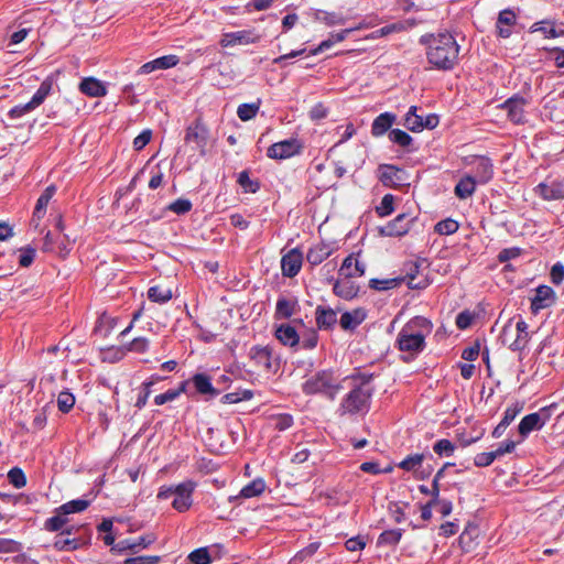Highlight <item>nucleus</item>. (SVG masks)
I'll use <instances>...</instances> for the list:
<instances>
[{
    "label": "nucleus",
    "instance_id": "1",
    "mask_svg": "<svg viewBox=\"0 0 564 564\" xmlns=\"http://www.w3.org/2000/svg\"><path fill=\"white\" fill-rule=\"evenodd\" d=\"M420 42L426 45V58L432 67L440 70H449L457 64L459 45L452 34L423 35Z\"/></svg>",
    "mask_w": 564,
    "mask_h": 564
},
{
    "label": "nucleus",
    "instance_id": "2",
    "mask_svg": "<svg viewBox=\"0 0 564 564\" xmlns=\"http://www.w3.org/2000/svg\"><path fill=\"white\" fill-rule=\"evenodd\" d=\"M371 379L372 375L360 372L344 379V382L348 381L350 383L351 389L340 403L343 414H358L369 411L373 393V389L370 386Z\"/></svg>",
    "mask_w": 564,
    "mask_h": 564
},
{
    "label": "nucleus",
    "instance_id": "3",
    "mask_svg": "<svg viewBox=\"0 0 564 564\" xmlns=\"http://www.w3.org/2000/svg\"><path fill=\"white\" fill-rule=\"evenodd\" d=\"M433 324L423 316L411 318L400 330L397 338L399 350L415 356L424 350L425 338L432 333Z\"/></svg>",
    "mask_w": 564,
    "mask_h": 564
},
{
    "label": "nucleus",
    "instance_id": "4",
    "mask_svg": "<svg viewBox=\"0 0 564 564\" xmlns=\"http://www.w3.org/2000/svg\"><path fill=\"white\" fill-rule=\"evenodd\" d=\"M343 389V386L332 370H321L307 378L302 384V390L305 394L322 393L334 399L336 394Z\"/></svg>",
    "mask_w": 564,
    "mask_h": 564
},
{
    "label": "nucleus",
    "instance_id": "5",
    "mask_svg": "<svg viewBox=\"0 0 564 564\" xmlns=\"http://www.w3.org/2000/svg\"><path fill=\"white\" fill-rule=\"evenodd\" d=\"M184 143L193 152L198 153L199 156H205L208 149L213 147L214 139L210 130L200 117H197L186 127Z\"/></svg>",
    "mask_w": 564,
    "mask_h": 564
},
{
    "label": "nucleus",
    "instance_id": "6",
    "mask_svg": "<svg viewBox=\"0 0 564 564\" xmlns=\"http://www.w3.org/2000/svg\"><path fill=\"white\" fill-rule=\"evenodd\" d=\"M248 356L253 365L265 373L276 372L279 362L273 357V350L270 346L256 345L249 349Z\"/></svg>",
    "mask_w": 564,
    "mask_h": 564
},
{
    "label": "nucleus",
    "instance_id": "7",
    "mask_svg": "<svg viewBox=\"0 0 564 564\" xmlns=\"http://www.w3.org/2000/svg\"><path fill=\"white\" fill-rule=\"evenodd\" d=\"M556 406V403H552L549 406L540 409L538 412L525 415L518 426L520 435L525 437L532 431L542 429L544 424L550 420L552 412Z\"/></svg>",
    "mask_w": 564,
    "mask_h": 564
},
{
    "label": "nucleus",
    "instance_id": "8",
    "mask_svg": "<svg viewBox=\"0 0 564 564\" xmlns=\"http://www.w3.org/2000/svg\"><path fill=\"white\" fill-rule=\"evenodd\" d=\"M52 89V84L47 80L43 82L36 93L33 95L32 99L23 105H18L13 107L9 111V117L12 119L21 118L22 116L29 113L30 111L37 108L48 96L50 91Z\"/></svg>",
    "mask_w": 564,
    "mask_h": 564
},
{
    "label": "nucleus",
    "instance_id": "9",
    "mask_svg": "<svg viewBox=\"0 0 564 564\" xmlns=\"http://www.w3.org/2000/svg\"><path fill=\"white\" fill-rule=\"evenodd\" d=\"M261 40V35L254 30H241L224 33L219 42L221 47H231L236 45L256 44Z\"/></svg>",
    "mask_w": 564,
    "mask_h": 564
},
{
    "label": "nucleus",
    "instance_id": "10",
    "mask_svg": "<svg viewBox=\"0 0 564 564\" xmlns=\"http://www.w3.org/2000/svg\"><path fill=\"white\" fill-rule=\"evenodd\" d=\"M194 489L195 482L189 480L175 486L176 491L174 494L172 506L176 511L185 512L192 507V495Z\"/></svg>",
    "mask_w": 564,
    "mask_h": 564
},
{
    "label": "nucleus",
    "instance_id": "11",
    "mask_svg": "<svg viewBox=\"0 0 564 564\" xmlns=\"http://www.w3.org/2000/svg\"><path fill=\"white\" fill-rule=\"evenodd\" d=\"M301 145L300 143L294 140H284L281 142L273 143L269 147L267 151V155L270 159H288L293 156L294 154H297L300 152Z\"/></svg>",
    "mask_w": 564,
    "mask_h": 564
},
{
    "label": "nucleus",
    "instance_id": "12",
    "mask_svg": "<svg viewBox=\"0 0 564 564\" xmlns=\"http://www.w3.org/2000/svg\"><path fill=\"white\" fill-rule=\"evenodd\" d=\"M413 218L406 214L398 215L393 220L380 228V234L387 237H399L405 235L410 228Z\"/></svg>",
    "mask_w": 564,
    "mask_h": 564
},
{
    "label": "nucleus",
    "instance_id": "13",
    "mask_svg": "<svg viewBox=\"0 0 564 564\" xmlns=\"http://www.w3.org/2000/svg\"><path fill=\"white\" fill-rule=\"evenodd\" d=\"M467 164L474 166L475 180L478 183L485 184L492 177V163L486 156H471L467 159Z\"/></svg>",
    "mask_w": 564,
    "mask_h": 564
},
{
    "label": "nucleus",
    "instance_id": "14",
    "mask_svg": "<svg viewBox=\"0 0 564 564\" xmlns=\"http://www.w3.org/2000/svg\"><path fill=\"white\" fill-rule=\"evenodd\" d=\"M555 302V293L547 285H540L535 290V295L531 300V311L536 314L541 310L552 306Z\"/></svg>",
    "mask_w": 564,
    "mask_h": 564
},
{
    "label": "nucleus",
    "instance_id": "15",
    "mask_svg": "<svg viewBox=\"0 0 564 564\" xmlns=\"http://www.w3.org/2000/svg\"><path fill=\"white\" fill-rule=\"evenodd\" d=\"M303 256L297 249L290 250L281 259V269L284 276H295L302 267Z\"/></svg>",
    "mask_w": 564,
    "mask_h": 564
},
{
    "label": "nucleus",
    "instance_id": "16",
    "mask_svg": "<svg viewBox=\"0 0 564 564\" xmlns=\"http://www.w3.org/2000/svg\"><path fill=\"white\" fill-rule=\"evenodd\" d=\"M379 173V180L384 186L397 187L404 181V171L393 165H381Z\"/></svg>",
    "mask_w": 564,
    "mask_h": 564
},
{
    "label": "nucleus",
    "instance_id": "17",
    "mask_svg": "<svg viewBox=\"0 0 564 564\" xmlns=\"http://www.w3.org/2000/svg\"><path fill=\"white\" fill-rule=\"evenodd\" d=\"M524 106L525 99L522 97H512L509 98L502 105V108L506 109L508 118L513 123H523L524 122Z\"/></svg>",
    "mask_w": 564,
    "mask_h": 564
},
{
    "label": "nucleus",
    "instance_id": "18",
    "mask_svg": "<svg viewBox=\"0 0 564 564\" xmlns=\"http://www.w3.org/2000/svg\"><path fill=\"white\" fill-rule=\"evenodd\" d=\"M366 271V265L360 262L355 254H349L343 261L341 267L339 268V275L345 279H352L362 276Z\"/></svg>",
    "mask_w": 564,
    "mask_h": 564
},
{
    "label": "nucleus",
    "instance_id": "19",
    "mask_svg": "<svg viewBox=\"0 0 564 564\" xmlns=\"http://www.w3.org/2000/svg\"><path fill=\"white\" fill-rule=\"evenodd\" d=\"M274 336L282 345L291 348L299 346L301 339V336L291 324L276 326Z\"/></svg>",
    "mask_w": 564,
    "mask_h": 564
},
{
    "label": "nucleus",
    "instance_id": "20",
    "mask_svg": "<svg viewBox=\"0 0 564 564\" xmlns=\"http://www.w3.org/2000/svg\"><path fill=\"white\" fill-rule=\"evenodd\" d=\"M80 93L88 97H104L107 95L106 85L95 77H85L78 86Z\"/></svg>",
    "mask_w": 564,
    "mask_h": 564
},
{
    "label": "nucleus",
    "instance_id": "21",
    "mask_svg": "<svg viewBox=\"0 0 564 564\" xmlns=\"http://www.w3.org/2000/svg\"><path fill=\"white\" fill-rule=\"evenodd\" d=\"M516 13L511 9L500 11L496 23L498 36L502 39L509 37L512 33L510 26L516 23Z\"/></svg>",
    "mask_w": 564,
    "mask_h": 564
},
{
    "label": "nucleus",
    "instance_id": "22",
    "mask_svg": "<svg viewBox=\"0 0 564 564\" xmlns=\"http://www.w3.org/2000/svg\"><path fill=\"white\" fill-rule=\"evenodd\" d=\"M397 120V116L392 112H383L379 115L371 124V134L376 138L387 133Z\"/></svg>",
    "mask_w": 564,
    "mask_h": 564
},
{
    "label": "nucleus",
    "instance_id": "23",
    "mask_svg": "<svg viewBox=\"0 0 564 564\" xmlns=\"http://www.w3.org/2000/svg\"><path fill=\"white\" fill-rule=\"evenodd\" d=\"M367 314L365 310L357 308L352 312H345L340 316V327L345 330H351L355 329L357 326H359L366 318Z\"/></svg>",
    "mask_w": 564,
    "mask_h": 564
},
{
    "label": "nucleus",
    "instance_id": "24",
    "mask_svg": "<svg viewBox=\"0 0 564 564\" xmlns=\"http://www.w3.org/2000/svg\"><path fill=\"white\" fill-rule=\"evenodd\" d=\"M333 291L337 296L350 300L357 295L359 288L350 279L343 278L334 283Z\"/></svg>",
    "mask_w": 564,
    "mask_h": 564
},
{
    "label": "nucleus",
    "instance_id": "25",
    "mask_svg": "<svg viewBox=\"0 0 564 564\" xmlns=\"http://www.w3.org/2000/svg\"><path fill=\"white\" fill-rule=\"evenodd\" d=\"M538 193L544 199H562L564 198V185L557 182L550 184L541 183L538 186Z\"/></svg>",
    "mask_w": 564,
    "mask_h": 564
},
{
    "label": "nucleus",
    "instance_id": "26",
    "mask_svg": "<svg viewBox=\"0 0 564 564\" xmlns=\"http://www.w3.org/2000/svg\"><path fill=\"white\" fill-rule=\"evenodd\" d=\"M355 29L351 28V29L343 30V31L337 32V33H332L329 35V37L324 40L323 42H321V44L317 47L311 50L308 55L315 56V55H317V54H319V53L330 48L334 44L343 42L347 37V35L350 32H352Z\"/></svg>",
    "mask_w": 564,
    "mask_h": 564
},
{
    "label": "nucleus",
    "instance_id": "27",
    "mask_svg": "<svg viewBox=\"0 0 564 564\" xmlns=\"http://www.w3.org/2000/svg\"><path fill=\"white\" fill-rule=\"evenodd\" d=\"M516 339L509 345V347L513 351H519L525 348L530 339L528 324L520 318L516 324Z\"/></svg>",
    "mask_w": 564,
    "mask_h": 564
},
{
    "label": "nucleus",
    "instance_id": "28",
    "mask_svg": "<svg viewBox=\"0 0 564 564\" xmlns=\"http://www.w3.org/2000/svg\"><path fill=\"white\" fill-rule=\"evenodd\" d=\"M316 324L319 328H330L337 322V314L332 308L317 306L316 308Z\"/></svg>",
    "mask_w": 564,
    "mask_h": 564
},
{
    "label": "nucleus",
    "instance_id": "29",
    "mask_svg": "<svg viewBox=\"0 0 564 564\" xmlns=\"http://www.w3.org/2000/svg\"><path fill=\"white\" fill-rule=\"evenodd\" d=\"M192 382L196 391L200 394H209L212 397L218 394V390L213 387L210 378L205 373H196L193 376Z\"/></svg>",
    "mask_w": 564,
    "mask_h": 564
},
{
    "label": "nucleus",
    "instance_id": "30",
    "mask_svg": "<svg viewBox=\"0 0 564 564\" xmlns=\"http://www.w3.org/2000/svg\"><path fill=\"white\" fill-rule=\"evenodd\" d=\"M265 490V482L263 479L261 478H257L254 480H252L251 482H249L248 485H246L241 490H240V494L239 496H236V497H230L229 500H235L239 497L241 498H253V497H258L260 496L263 491Z\"/></svg>",
    "mask_w": 564,
    "mask_h": 564
},
{
    "label": "nucleus",
    "instance_id": "31",
    "mask_svg": "<svg viewBox=\"0 0 564 564\" xmlns=\"http://www.w3.org/2000/svg\"><path fill=\"white\" fill-rule=\"evenodd\" d=\"M55 192L56 187L54 185H50L45 188V191L41 194L36 202L33 213V219H41L45 215L46 207Z\"/></svg>",
    "mask_w": 564,
    "mask_h": 564
},
{
    "label": "nucleus",
    "instance_id": "32",
    "mask_svg": "<svg viewBox=\"0 0 564 564\" xmlns=\"http://www.w3.org/2000/svg\"><path fill=\"white\" fill-rule=\"evenodd\" d=\"M476 182L475 177L470 175L462 177L455 186V195L460 199L470 197L476 189Z\"/></svg>",
    "mask_w": 564,
    "mask_h": 564
},
{
    "label": "nucleus",
    "instance_id": "33",
    "mask_svg": "<svg viewBox=\"0 0 564 564\" xmlns=\"http://www.w3.org/2000/svg\"><path fill=\"white\" fill-rule=\"evenodd\" d=\"M173 297V292L170 288L162 285H153L148 290V299L155 303H166Z\"/></svg>",
    "mask_w": 564,
    "mask_h": 564
},
{
    "label": "nucleus",
    "instance_id": "34",
    "mask_svg": "<svg viewBox=\"0 0 564 564\" xmlns=\"http://www.w3.org/2000/svg\"><path fill=\"white\" fill-rule=\"evenodd\" d=\"M297 302L292 299L280 297L276 302L275 316L279 318H289L295 313Z\"/></svg>",
    "mask_w": 564,
    "mask_h": 564
},
{
    "label": "nucleus",
    "instance_id": "35",
    "mask_svg": "<svg viewBox=\"0 0 564 564\" xmlns=\"http://www.w3.org/2000/svg\"><path fill=\"white\" fill-rule=\"evenodd\" d=\"M329 254L330 251L327 246L317 245L308 250L306 259L312 265H317L328 258Z\"/></svg>",
    "mask_w": 564,
    "mask_h": 564
},
{
    "label": "nucleus",
    "instance_id": "36",
    "mask_svg": "<svg viewBox=\"0 0 564 564\" xmlns=\"http://www.w3.org/2000/svg\"><path fill=\"white\" fill-rule=\"evenodd\" d=\"M68 522L67 516L55 510V516L46 519L44 522V529L51 532H57L64 529Z\"/></svg>",
    "mask_w": 564,
    "mask_h": 564
},
{
    "label": "nucleus",
    "instance_id": "37",
    "mask_svg": "<svg viewBox=\"0 0 564 564\" xmlns=\"http://www.w3.org/2000/svg\"><path fill=\"white\" fill-rule=\"evenodd\" d=\"M404 126L413 132L421 131L424 128L423 118L416 115L415 106L410 107L404 119Z\"/></svg>",
    "mask_w": 564,
    "mask_h": 564
},
{
    "label": "nucleus",
    "instance_id": "38",
    "mask_svg": "<svg viewBox=\"0 0 564 564\" xmlns=\"http://www.w3.org/2000/svg\"><path fill=\"white\" fill-rule=\"evenodd\" d=\"M89 506V501L85 499H76L68 501L57 508L58 512L64 513L66 516L70 513H77L86 510Z\"/></svg>",
    "mask_w": 564,
    "mask_h": 564
},
{
    "label": "nucleus",
    "instance_id": "39",
    "mask_svg": "<svg viewBox=\"0 0 564 564\" xmlns=\"http://www.w3.org/2000/svg\"><path fill=\"white\" fill-rule=\"evenodd\" d=\"M186 382H182L178 389H170L164 393L158 394L154 398V403L156 405H163L167 402H172L177 399L186 389Z\"/></svg>",
    "mask_w": 564,
    "mask_h": 564
},
{
    "label": "nucleus",
    "instance_id": "40",
    "mask_svg": "<svg viewBox=\"0 0 564 564\" xmlns=\"http://www.w3.org/2000/svg\"><path fill=\"white\" fill-rule=\"evenodd\" d=\"M83 543L78 539L65 538L58 534L54 541V547L58 551H74L77 550Z\"/></svg>",
    "mask_w": 564,
    "mask_h": 564
},
{
    "label": "nucleus",
    "instance_id": "41",
    "mask_svg": "<svg viewBox=\"0 0 564 564\" xmlns=\"http://www.w3.org/2000/svg\"><path fill=\"white\" fill-rule=\"evenodd\" d=\"M401 538H402L401 529L387 530V531H383L379 535L378 544L379 545H395L400 542Z\"/></svg>",
    "mask_w": 564,
    "mask_h": 564
},
{
    "label": "nucleus",
    "instance_id": "42",
    "mask_svg": "<svg viewBox=\"0 0 564 564\" xmlns=\"http://www.w3.org/2000/svg\"><path fill=\"white\" fill-rule=\"evenodd\" d=\"M260 107V101L252 104H242L237 109V116L242 121H248L256 117Z\"/></svg>",
    "mask_w": 564,
    "mask_h": 564
},
{
    "label": "nucleus",
    "instance_id": "43",
    "mask_svg": "<svg viewBox=\"0 0 564 564\" xmlns=\"http://www.w3.org/2000/svg\"><path fill=\"white\" fill-rule=\"evenodd\" d=\"M75 404V397L69 391H62L57 397V408L63 413H68Z\"/></svg>",
    "mask_w": 564,
    "mask_h": 564
},
{
    "label": "nucleus",
    "instance_id": "44",
    "mask_svg": "<svg viewBox=\"0 0 564 564\" xmlns=\"http://www.w3.org/2000/svg\"><path fill=\"white\" fill-rule=\"evenodd\" d=\"M424 459L423 454H414L405 457L400 464L399 467L406 471H414L419 468Z\"/></svg>",
    "mask_w": 564,
    "mask_h": 564
},
{
    "label": "nucleus",
    "instance_id": "45",
    "mask_svg": "<svg viewBox=\"0 0 564 564\" xmlns=\"http://www.w3.org/2000/svg\"><path fill=\"white\" fill-rule=\"evenodd\" d=\"M389 140L392 142V143H395L400 147H408L411 144L412 142V138L410 134H408L405 131L403 130H400V129H392L390 132H389Z\"/></svg>",
    "mask_w": 564,
    "mask_h": 564
},
{
    "label": "nucleus",
    "instance_id": "46",
    "mask_svg": "<svg viewBox=\"0 0 564 564\" xmlns=\"http://www.w3.org/2000/svg\"><path fill=\"white\" fill-rule=\"evenodd\" d=\"M433 451L438 456L449 457L454 454L455 445L449 440L442 438L434 444Z\"/></svg>",
    "mask_w": 564,
    "mask_h": 564
},
{
    "label": "nucleus",
    "instance_id": "47",
    "mask_svg": "<svg viewBox=\"0 0 564 564\" xmlns=\"http://www.w3.org/2000/svg\"><path fill=\"white\" fill-rule=\"evenodd\" d=\"M458 230V223L447 218L435 225V231L440 235H452Z\"/></svg>",
    "mask_w": 564,
    "mask_h": 564
},
{
    "label": "nucleus",
    "instance_id": "48",
    "mask_svg": "<svg viewBox=\"0 0 564 564\" xmlns=\"http://www.w3.org/2000/svg\"><path fill=\"white\" fill-rule=\"evenodd\" d=\"M319 546H321L319 542H313V543L308 544L306 547H304L303 550L299 551L295 554V556L292 558V561L295 564L303 562L307 557H311L312 555H314L317 552V550L319 549Z\"/></svg>",
    "mask_w": 564,
    "mask_h": 564
},
{
    "label": "nucleus",
    "instance_id": "49",
    "mask_svg": "<svg viewBox=\"0 0 564 564\" xmlns=\"http://www.w3.org/2000/svg\"><path fill=\"white\" fill-rule=\"evenodd\" d=\"M167 209L177 215H184L192 209V203L188 199L178 198L175 202L171 203Z\"/></svg>",
    "mask_w": 564,
    "mask_h": 564
},
{
    "label": "nucleus",
    "instance_id": "50",
    "mask_svg": "<svg viewBox=\"0 0 564 564\" xmlns=\"http://www.w3.org/2000/svg\"><path fill=\"white\" fill-rule=\"evenodd\" d=\"M8 479L10 484H12L15 488H22L26 484V478L22 469L20 468H12L8 473Z\"/></svg>",
    "mask_w": 564,
    "mask_h": 564
},
{
    "label": "nucleus",
    "instance_id": "51",
    "mask_svg": "<svg viewBox=\"0 0 564 564\" xmlns=\"http://www.w3.org/2000/svg\"><path fill=\"white\" fill-rule=\"evenodd\" d=\"M155 64L156 70L160 69H169L174 67L178 63V57L176 55H165L159 58L153 59Z\"/></svg>",
    "mask_w": 564,
    "mask_h": 564
},
{
    "label": "nucleus",
    "instance_id": "52",
    "mask_svg": "<svg viewBox=\"0 0 564 564\" xmlns=\"http://www.w3.org/2000/svg\"><path fill=\"white\" fill-rule=\"evenodd\" d=\"M238 183L246 192L249 193H256L259 189V184L252 181L246 171L239 174Z\"/></svg>",
    "mask_w": 564,
    "mask_h": 564
},
{
    "label": "nucleus",
    "instance_id": "53",
    "mask_svg": "<svg viewBox=\"0 0 564 564\" xmlns=\"http://www.w3.org/2000/svg\"><path fill=\"white\" fill-rule=\"evenodd\" d=\"M393 196L387 194L382 197L380 205L376 208L379 216H388L393 212Z\"/></svg>",
    "mask_w": 564,
    "mask_h": 564
},
{
    "label": "nucleus",
    "instance_id": "54",
    "mask_svg": "<svg viewBox=\"0 0 564 564\" xmlns=\"http://www.w3.org/2000/svg\"><path fill=\"white\" fill-rule=\"evenodd\" d=\"M19 253L20 265L24 268L30 267L35 257V249L31 247H24L19 249Z\"/></svg>",
    "mask_w": 564,
    "mask_h": 564
},
{
    "label": "nucleus",
    "instance_id": "55",
    "mask_svg": "<svg viewBox=\"0 0 564 564\" xmlns=\"http://www.w3.org/2000/svg\"><path fill=\"white\" fill-rule=\"evenodd\" d=\"M398 284H399L398 279H388V280L372 279V280H370L369 285L373 290L384 291V290L392 289V288L397 286Z\"/></svg>",
    "mask_w": 564,
    "mask_h": 564
},
{
    "label": "nucleus",
    "instance_id": "56",
    "mask_svg": "<svg viewBox=\"0 0 564 564\" xmlns=\"http://www.w3.org/2000/svg\"><path fill=\"white\" fill-rule=\"evenodd\" d=\"M189 560L194 564H209L210 555L207 549H197L189 554Z\"/></svg>",
    "mask_w": 564,
    "mask_h": 564
},
{
    "label": "nucleus",
    "instance_id": "57",
    "mask_svg": "<svg viewBox=\"0 0 564 564\" xmlns=\"http://www.w3.org/2000/svg\"><path fill=\"white\" fill-rule=\"evenodd\" d=\"M522 253V249L519 247H511L502 249L498 254L499 262L503 263L511 259L518 258Z\"/></svg>",
    "mask_w": 564,
    "mask_h": 564
},
{
    "label": "nucleus",
    "instance_id": "58",
    "mask_svg": "<svg viewBox=\"0 0 564 564\" xmlns=\"http://www.w3.org/2000/svg\"><path fill=\"white\" fill-rule=\"evenodd\" d=\"M160 562V557L156 555H142L135 557H128L123 561V564H156Z\"/></svg>",
    "mask_w": 564,
    "mask_h": 564
},
{
    "label": "nucleus",
    "instance_id": "59",
    "mask_svg": "<svg viewBox=\"0 0 564 564\" xmlns=\"http://www.w3.org/2000/svg\"><path fill=\"white\" fill-rule=\"evenodd\" d=\"M497 458L495 451L487 453H479L475 456L474 463L478 467L489 466Z\"/></svg>",
    "mask_w": 564,
    "mask_h": 564
},
{
    "label": "nucleus",
    "instance_id": "60",
    "mask_svg": "<svg viewBox=\"0 0 564 564\" xmlns=\"http://www.w3.org/2000/svg\"><path fill=\"white\" fill-rule=\"evenodd\" d=\"M152 384H153V381H147L143 383V388L140 391L138 399L135 401V406L138 409H142L147 404L148 399L151 394V386Z\"/></svg>",
    "mask_w": 564,
    "mask_h": 564
},
{
    "label": "nucleus",
    "instance_id": "61",
    "mask_svg": "<svg viewBox=\"0 0 564 564\" xmlns=\"http://www.w3.org/2000/svg\"><path fill=\"white\" fill-rule=\"evenodd\" d=\"M152 138V131L147 129L143 130L139 135H137L133 140V147L137 151L142 150Z\"/></svg>",
    "mask_w": 564,
    "mask_h": 564
},
{
    "label": "nucleus",
    "instance_id": "62",
    "mask_svg": "<svg viewBox=\"0 0 564 564\" xmlns=\"http://www.w3.org/2000/svg\"><path fill=\"white\" fill-rule=\"evenodd\" d=\"M345 546L350 552L361 551L366 546L365 538L358 535L346 541Z\"/></svg>",
    "mask_w": 564,
    "mask_h": 564
},
{
    "label": "nucleus",
    "instance_id": "63",
    "mask_svg": "<svg viewBox=\"0 0 564 564\" xmlns=\"http://www.w3.org/2000/svg\"><path fill=\"white\" fill-rule=\"evenodd\" d=\"M474 315L469 311L460 312L456 317V326L459 329H466L471 325Z\"/></svg>",
    "mask_w": 564,
    "mask_h": 564
},
{
    "label": "nucleus",
    "instance_id": "64",
    "mask_svg": "<svg viewBox=\"0 0 564 564\" xmlns=\"http://www.w3.org/2000/svg\"><path fill=\"white\" fill-rule=\"evenodd\" d=\"M551 280L554 284H561L564 280V265L555 263L551 269Z\"/></svg>",
    "mask_w": 564,
    "mask_h": 564
}]
</instances>
